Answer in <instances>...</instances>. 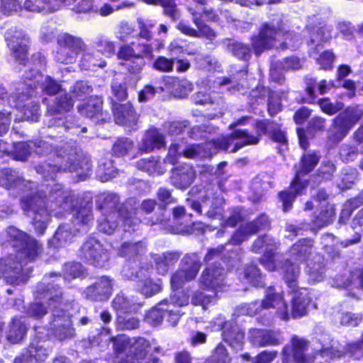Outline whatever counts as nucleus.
Wrapping results in <instances>:
<instances>
[{"label": "nucleus", "instance_id": "obj_1", "mask_svg": "<svg viewBox=\"0 0 363 363\" xmlns=\"http://www.w3.org/2000/svg\"><path fill=\"white\" fill-rule=\"evenodd\" d=\"M33 186V182L25 180L15 169L6 168L0 171V186L8 190L31 191L21 198V206L24 213L32 218L36 233L43 235L52 212L56 210L57 206L65 211L70 210L72 198L68 192L62 189L60 184H55L49 195L44 197L32 191Z\"/></svg>", "mask_w": 363, "mask_h": 363}, {"label": "nucleus", "instance_id": "obj_2", "mask_svg": "<svg viewBox=\"0 0 363 363\" xmlns=\"http://www.w3.org/2000/svg\"><path fill=\"white\" fill-rule=\"evenodd\" d=\"M33 150L40 156H48L43 163L35 167L36 172L45 180H54L58 174L77 172L80 180H85L91 170L90 160L67 143L53 148L46 141L33 142Z\"/></svg>", "mask_w": 363, "mask_h": 363}, {"label": "nucleus", "instance_id": "obj_3", "mask_svg": "<svg viewBox=\"0 0 363 363\" xmlns=\"http://www.w3.org/2000/svg\"><path fill=\"white\" fill-rule=\"evenodd\" d=\"M137 206L135 198H129L120 205V198L117 194L101 195L98 201V208L103 217L99 220V230L111 235L121 222L124 231L135 232L140 225V220L135 216Z\"/></svg>", "mask_w": 363, "mask_h": 363}, {"label": "nucleus", "instance_id": "obj_4", "mask_svg": "<svg viewBox=\"0 0 363 363\" xmlns=\"http://www.w3.org/2000/svg\"><path fill=\"white\" fill-rule=\"evenodd\" d=\"M301 43L300 36L290 33L279 16L270 22L264 23L260 28L258 36L252 38V47L257 55L264 49L272 48H296Z\"/></svg>", "mask_w": 363, "mask_h": 363}, {"label": "nucleus", "instance_id": "obj_5", "mask_svg": "<svg viewBox=\"0 0 363 363\" xmlns=\"http://www.w3.org/2000/svg\"><path fill=\"white\" fill-rule=\"evenodd\" d=\"M74 106V101L68 96L65 91H61L55 98L53 104L48 107L45 123L48 128V136L55 138L51 130L54 129L60 134L65 131L77 133L79 125L74 121V118L68 116L66 118L58 116L62 113L69 111Z\"/></svg>", "mask_w": 363, "mask_h": 363}, {"label": "nucleus", "instance_id": "obj_6", "mask_svg": "<svg viewBox=\"0 0 363 363\" xmlns=\"http://www.w3.org/2000/svg\"><path fill=\"white\" fill-rule=\"evenodd\" d=\"M189 304V296L182 291L175 293L169 298L164 299L148 311L145 320L152 326L162 323L166 318L172 326H175L184 314L180 308Z\"/></svg>", "mask_w": 363, "mask_h": 363}, {"label": "nucleus", "instance_id": "obj_7", "mask_svg": "<svg viewBox=\"0 0 363 363\" xmlns=\"http://www.w3.org/2000/svg\"><path fill=\"white\" fill-rule=\"evenodd\" d=\"M52 277L60 279L57 274H50L48 276H45L43 280L36 286L35 291L36 298L44 299L45 302L35 301L30 304L28 309V313L30 316L36 318H42L48 313L46 305L49 306L52 312L55 309H58L57 306L61 304L62 292L58 284H55L56 280H50Z\"/></svg>", "mask_w": 363, "mask_h": 363}, {"label": "nucleus", "instance_id": "obj_8", "mask_svg": "<svg viewBox=\"0 0 363 363\" xmlns=\"http://www.w3.org/2000/svg\"><path fill=\"white\" fill-rule=\"evenodd\" d=\"M308 347V342L298 337H294L291 340V345H286L282 350L283 363H312L318 357L323 358L325 362H329L335 358L342 357L344 352L335 350L333 347L322 348L315 352V355L312 358L305 354Z\"/></svg>", "mask_w": 363, "mask_h": 363}, {"label": "nucleus", "instance_id": "obj_9", "mask_svg": "<svg viewBox=\"0 0 363 363\" xmlns=\"http://www.w3.org/2000/svg\"><path fill=\"white\" fill-rule=\"evenodd\" d=\"M320 158V154L317 152H308L303 155L301 167L296 171L291 186L288 190L281 191L279 194L284 211H289L291 208L296 197L303 194L307 184L305 182H301L300 177L311 172L317 165Z\"/></svg>", "mask_w": 363, "mask_h": 363}, {"label": "nucleus", "instance_id": "obj_10", "mask_svg": "<svg viewBox=\"0 0 363 363\" xmlns=\"http://www.w3.org/2000/svg\"><path fill=\"white\" fill-rule=\"evenodd\" d=\"M32 86V84L20 82L16 92L8 99V105L20 110L24 120L37 121L40 117V106L31 99L34 94Z\"/></svg>", "mask_w": 363, "mask_h": 363}, {"label": "nucleus", "instance_id": "obj_11", "mask_svg": "<svg viewBox=\"0 0 363 363\" xmlns=\"http://www.w3.org/2000/svg\"><path fill=\"white\" fill-rule=\"evenodd\" d=\"M6 234L7 241L19 255L24 256L25 259L35 261L43 252L41 243L16 227H9Z\"/></svg>", "mask_w": 363, "mask_h": 363}, {"label": "nucleus", "instance_id": "obj_12", "mask_svg": "<svg viewBox=\"0 0 363 363\" xmlns=\"http://www.w3.org/2000/svg\"><path fill=\"white\" fill-rule=\"evenodd\" d=\"M28 262L24 256L17 252L0 259V276L11 285L26 284L30 272V269L26 267Z\"/></svg>", "mask_w": 363, "mask_h": 363}, {"label": "nucleus", "instance_id": "obj_13", "mask_svg": "<svg viewBox=\"0 0 363 363\" xmlns=\"http://www.w3.org/2000/svg\"><path fill=\"white\" fill-rule=\"evenodd\" d=\"M362 116L363 110L358 106L347 107L333 120L328 137V140L333 145L339 143Z\"/></svg>", "mask_w": 363, "mask_h": 363}, {"label": "nucleus", "instance_id": "obj_14", "mask_svg": "<svg viewBox=\"0 0 363 363\" xmlns=\"http://www.w3.org/2000/svg\"><path fill=\"white\" fill-rule=\"evenodd\" d=\"M259 231V226L254 223H247L242 225L239 229L232 235L230 243L225 245H219L216 248L211 249L205 257V261L209 262L215 257H225L227 259H240L238 251L240 250V247H236L234 250L232 248H226L230 247L231 245H240L247 240L249 236Z\"/></svg>", "mask_w": 363, "mask_h": 363}, {"label": "nucleus", "instance_id": "obj_15", "mask_svg": "<svg viewBox=\"0 0 363 363\" xmlns=\"http://www.w3.org/2000/svg\"><path fill=\"white\" fill-rule=\"evenodd\" d=\"M32 60L35 69L32 68L30 71L26 72L24 77L26 82L23 83L32 84L31 88L33 89L34 91L35 89L37 88V85H39L41 90L47 94H59L62 91L60 85L51 77L48 76L44 77L37 69L45 66V58L40 53H37L33 55Z\"/></svg>", "mask_w": 363, "mask_h": 363}, {"label": "nucleus", "instance_id": "obj_16", "mask_svg": "<svg viewBox=\"0 0 363 363\" xmlns=\"http://www.w3.org/2000/svg\"><path fill=\"white\" fill-rule=\"evenodd\" d=\"M201 266L200 257L196 253L187 254L181 260L179 269L170 279L172 289L177 290L186 282L194 279Z\"/></svg>", "mask_w": 363, "mask_h": 363}, {"label": "nucleus", "instance_id": "obj_17", "mask_svg": "<svg viewBox=\"0 0 363 363\" xmlns=\"http://www.w3.org/2000/svg\"><path fill=\"white\" fill-rule=\"evenodd\" d=\"M57 43L59 48L55 59L63 64L72 63L80 52L86 50V45L82 38L69 33L62 34L58 38Z\"/></svg>", "mask_w": 363, "mask_h": 363}, {"label": "nucleus", "instance_id": "obj_18", "mask_svg": "<svg viewBox=\"0 0 363 363\" xmlns=\"http://www.w3.org/2000/svg\"><path fill=\"white\" fill-rule=\"evenodd\" d=\"M277 248L275 240L268 235L259 237L253 243L252 250L256 253L264 252L260 263L269 271H276L280 262V255L274 252Z\"/></svg>", "mask_w": 363, "mask_h": 363}, {"label": "nucleus", "instance_id": "obj_19", "mask_svg": "<svg viewBox=\"0 0 363 363\" xmlns=\"http://www.w3.org/2000/svg\"><path fill=\"white\" fill-rule=\"evenodd\" d=\"M258 136L250 134L246 129H237L230 135L217 139V145L220 150L235 152L247 145H257Z\"/></svg>", "mask_w": 363, "mask_h": 363}, {"label": "nucleus", "instance_id": "obj_20", "mask_svg": "<svg viewBox=\"0 0 363 363\" xmlns=\"http://www.w3.org/2000/svg\"><path fill=\"white\" fill-rule=\"evenodd\" d=\"M80 257L88 264L102 267L109 259L104 245L95 237H89L80 248Z\"/></svg>", "mask_w": 363, "mask_h": 363}, {"label": "nucleus", "instance_id": "obj_21", "mask_svg": "<svg viewBox=\"0 0 363 363\" xmlns=\"http://www.w3.org/2000/svg\"><path fill=\"white\" fill-rule=\"evenodd\" d=\"M113 291V280L102 276L93 284L86 287L82 295L86 300L92 302H103L109 299Z\"/></svg>", "mask_w": 363, "mask_h": 363}, {"label": "nucleus", "instance_id": "obj_22", "mask_svg": "<svg viewBox=\"0 0 363 363\" xmlns=\"http://www.w3.org/2000/svg\"><path fill=\"white\" fill-rule=\"evenodd\" d=\"M50 328L56 338L60 341L71 339L75 336L70 316L62 309H55L52 314Z\"/></svg>", "mask_w": 363, "mask_h": 363}, {"label": "nucleus", "instance_id": "obj_23", "mask_svg": "<svg viewBox=\"0 0 363 363\" xmlns=\"http://www.w3.org/2000/svg\"><path fill=\"white\" fill-rule=\"evenodd\" d=\"M6 40L13 57L20 64H23L27 59L28 36L21 30L11 29L6 33Z\"/></svg>", "mask_w": 363, "mask_h": 363}, {"label": "nucleus", "instance_id": "obj_24", "mask_svg": "<svg viewBox=\"0 0 363 363\" xmlns=\"http://www.w3.org/2000/svg\"><path fill=\"white\" fill-rule=\"evenodd\" d=\"M260 311L262 309H276V315L283 320L290 318L288 306L284 301L282 294L275 291L273 287H269L266 291L265 298L259 303Z\"/></svg>", "mask_w": 363, "mask_h": 363}, {"label": "nucleus", "instance_id": "obj_25", "mask_svg": "<svg viewBox=\"0 0 363 363\" xmlns=\"http://www.w3.org/2000/svg\"><path fill=\"white\" fill-rule=\"evenodd\" d=\"M223 318L220 316L217 318L216 324L222 330V337L225 342L232 347L240 348L243 344L245 333L242 329L232 321L223 322Z\"/></svg>", "mask_w": 363, "mask_h": 363}, {"label": "nucleus", "instance_id": "obj_26", "mask_svg": "<svg viewBox=\"0 0 363 363\" xmlns=\"http://www.w3.org/2000/svg\"><path fill=\"white\" fill-rule=\"evenodd\" d=\"M249 340L255 346H277L283 342L280 333L265 329H251L249 332Z\"/></svg>", "mask_w": 363, "mask_h": 363}, {"label": "nucleus", "instance_id": "obj_27", "mask_svg": "<svg viewBox=\"0 0 363 363\" xmlns=\"http://www.w3.org/2000/svg\"><path fill=\"white\" fill-rule=\"evenodd\" d=\"M225 270L220 266H210L202 273L199 282L203 289L217 291L224 285Z\"/></svg>", "mask_w": 363, "mask_h": 363}, {"label": "nucleus", "instance_id": "obj_28", "mask_svg": "<svg viewBox=\"0 0 363 363\" xmlns=\"http://www.w3.org/2000/svg\"><path fill=\"white\" fill-rule=\"evenodd\" d=\"M217 140H211L204 145L192 144L183 147V155L189 159H203L211 157L217 153L219 147L217 145Z\"/></svg>", "mask_w": 363, "mask_h": 363}, {"label": "nucleus", "instance_id": "obj_29", "mask_svg": "<svg viewBox=\"0 0 363 363\" xmlns=\"http://www.w3.org/2000/svg\"><path fill=\"white\" fill-rule=\"evenodd\" d=\"M195 178V172L189 164L178 166L171 171L170 183L177 189H185L193 182Z\"/></svg>", "mask_w": 363, "mask_h": 363}, {"label": "nucleus", "instance_id": "obj_30", "mask_svg": "<svg viewBox=\"0 0 363 363\" xmlns=\"http://www.w3.org/2000/svg\"><path fill=\"white\" fill-rule=\"evenodd\" d=\"M115 121L117 124L135 130L138 123V115L129 104H118L113 106Z\"/></svg>", "mask_w": 363, "mask_h": 363}, {"label": "nucleus", "instance_id": "obj_31", "mask_svg": "<svg viewBox=\"0 0 363 363\" xmlns=\"http://www.w3.org/2000/svg\"><path fill=\"white\" fill-rule=\"evenodd\" d=\"M151 348V343L144 337H133L130 349L125 357L126 363H141Z\"/></svg>", "mask_w": 363, "mask_h": 363}, {"label": "nucleus", "instance_id": "obj_32", "mask_svg": "<svg viewBox=\"0 0 363 363\" xmlns=\"http://www.w3.org/2000/svg\"><path fill=\"white\" fill-rule=\"evenodd\" d=\"M165 145L164 135L155 128L147 130L141 142L138 144V148L142 152H149L155 148L160 149Z\"/></svg>", "mask_w": 363, "mask_h": 363}, {"label": "nucleus", "instance_id": "obj_33", "mask_svg": "<svg viewBox=\"0 0 363 363\" xmlns=\"http://www.w3.org/2000/svg\"><path fill=\"white\" fill-rule=\"evenodd\" d=\"M102 104V99L100 97L94 96L86 102L79 105L77 109L81 115L93 120L94 123H98L103 120Z\"/></svg>", "mask_w": 363, "mask_h": 363}, {"label": "nucleus", "instance_id": "obj_34", "mask_svg": "<svg viewBox=\"0 0 363 363\" xmlns=\"http://www.w3.org/2000/svg\"><path fill=\"white\" fill-rule=\"evenodd\" d=\"M147 252V245L141 241L124 242L118 249V255L133 262L138 260Z\"/></svg>", "mask_w": 363, "mask_h": 363}, {"label": "nucleus", "instance_id": "obj_35", "mask_svg": "<svg viewBox=\"0 0 363 363\" xmlns=\"http://www.w3.org/2000/svg\"><path fill=\"white\" fill-rule=\"evenodd\" d=\"M293 291L295 294L293 298L292 311L290 315L297 318L306 314L307 307L311 302V298L306 289H295Z\"/></svg>", "mask_w": 363, "mask_h": 363}, {"label": "nucleus", "instance_id": "obj_36", "mask_svg": "<svg viewBox=\"0 0 363 363\" xmlns=\"http://www.w3.org/2000/svg\"><path fill=\"white\" fill-rule=\"evenodd\" d=\"M164 164L165 160L156 157L141 159L136 162L138 169L153 176L163 174L167 170Z\"/></svg>", "mask_w": 363, "mask_h": 363}, {"label": "nucleus", "instance_id": "obj_37", "mask_svg": "<svg viewBox=\"0 0 363 363\" xmlns=\"http://www.w3.org/2000/svg\"><path fill=\"white\" fill-rule=\"evenodd\" d=\"M333 286L337 288H361L363 286V268L357 269L352 272L350 277L336 275L333 279Z\"/></svg>", "mask_w": 363, "mask_h": 363}, {"label": "nucleus", "instance_id": "obj_38", "mask_svg": "<svg viewBox=\"0 0 363 363\" xmlns=\"http://www.w3.org/2000/svg\"><path fill=\"white\" fill-rule=\"evenodd\" d=\"M313 240L311 239H301L291 247L289 255L291 259L298 262H303L312 255Z\"/></svg>", "mask_w": 363, "mask_h": 363}, {"label": "nucleus", "instance_id": "obj_39", "mask_svg": "<svg viewBox=\"0 0 363 363\" xmlns=\"http://www.w3.org/2000/svg\"><path fill=\"white\" fill-rule=\"evenodd\" d=\"M79 229L72 230L69 224L60 225L55 232V235L50 240L49 243L54 247H61L71 242L76 233Z\"/></svg>", "mask_w": 363, "mask_h": 363}, {"label": "nucleus", "instance_id": "obj_40", "mask_svg": "<svg viewBox=\"0 0 363 363\" xmlns=\"http://www.w3.org/2000/svg\"><path fill=\"white\" fill-rule=\"evenodd\" d=\"M239 279L244 283H248L255 287H263V277L260 270L255 264L245 267L238 269Z\"/></svg>", "mask_w": 363, "mask_h": 363}, {"label": "nucleus", "instance_id": "obj_41", "mask_svg": "<svg viewBox=\"0 0 363 363\" xmlns=\"http://www.w3.org/2000/svg\"><path fill=\"white\" fill-rule=\"evenodd\" d=\"M181 253L178 252H166L162 255H155L154 261L159 274L164 275L179 259Z\"/></svg>", "mask_w": 363, "mask_h": 363}, {"label": "nucleus", "instance_id": "obj_42", "mask_svg": "<svg viewBox=\"0 0 363 363\" xmlns=\"http://www.w3.org/2000/svg\"><path fill=\"white\" fill-rule=\"evenodd\" d=\"M132 79L130 77H125L123 80L118 78L113 79L111 82V96L109 97L113 106L118 105L117 101H121L126 99L128 96L127 84Z\"/></svg>", "mask_w": 363, "mask_h": 363}, {"label": "nucleus", "instance_id": "obj_43", "mask_svg": "<svg viewBox=\"0 0 363 363\" xmlns=\"http://www.w3.org/2000/svg\"><path fill=\"white\" fill-rule=\"evenodd\" d=\"M281 259L280 258V262L279 263L278 267L281 268L284 272V279L287 283L289 288L291 289L292 291H294L298 287L297 286V279L300 274V268L298 264H294L291 262V261L286 259L285 262L281 264Z\"/></svg>", "mask_w": 363, "mask_h": 363}, {"label": "nucleus", "instance_id": "obj_44", "mask_svg": "<svg viewBox=\"0 0 363 363\" xmlns=\"http://www.w3.org/2000/svg\"><path fill=\"white\" fill-rule=\"evenodd\" d=\"M50 352L51 349L45 342L33 340L30 344L26 354L29 357V359H33L35 363H38L45 361Z\"/></svg>", "mask_w": 363, "mask_h": 363}, {"label": "nucleus", "instance_id": "obj_45", "mask_svg": "<svg viewBox=\"0 0 363 363\" xmlns=\"http://www.w3.org/2000/svg\"><path fill=\"white\" fill-rule=\"evenodd\" d=\"M112 307L118 316L134 311L136 309V303L133 298H130L123 294H118L112 301Z\"/></svg>", "mask_w": 363, "mask_h": 363}, {"label": "nucleus", "instance_id": "obj_46", "mask_svg": "<svg viewBox=\"0 0 363 363\" xmlns=\"http://www.w3.org/2000/svg\"><path fill=\"white\" fill-rule=\"evenodd\" d=\"M320 256L316 257V261L309 260L307 263L306 273L308 279L313 283L320 282L323 280L325 272V264Z\"/></svg>", "mask_w": 363, "mask_h": 363}, {"label": "nucleus", "instance_id": "obj_47", "mask_svg": "<svg viewBox=\"0 0 363 363\" xmlns=\"http://www.w3.org/2000/svg\"><path fill=\"white\" fill-rule=\"evenodd\" d=\"M205 291H196L192 296L191 303L196 306H201L206 308L208 305L216 302L217 292L211 289H204Z\"/></svg>", "mask_w": 363, "mask_h": 363}, {"label": "nucleus", "instance_id": "obj_48", "mask_svg": "<svg viewBox=\"0 0 363 363\" xmlns=\"http://www.w3.org/2000/svg\"><path fill=\"white\" fill-rule=\"evenodd\" d=\"M188 9L192 15V21L197 28L198 38L204 37L211 40L215 39L216 37V32L211 27L203 23L201 17L198 16L200 13L199 11L193 9L191 7H189Z\"/></svg>", "mask_w": 363, "mask_h": 363}, {"label": "nucleus", "instance_id": "obj_49", "mask_svg": "<svg viewBox=\"0 0 363 363\" xmlns=\"http://www.w3.org/2000/svg\"><path fill=\"white\" fill-rule=\"evenodd\" d=\"M117 174L116 169L113 167V161L108 159H101L99 162L96 177L102 182H106L114 178Z\"/></svg>", "mask_w": 363, "mask_h": 363}, {"label": "nucleus", "instance_id": "obj_50", "mask_svg": "<svg viewBox=\"0 0 363 363\" xmlns=\"http://www.w3.org/2000/svg\"><path fill=\"white\" fill-rule=\"evenodd\" d=\"M223 43L227 50L236 57L245 60L250 57L251 50L247 45L231 39H225Z\"/></svg>", "mask_w": 363, "mask_h": 363}, {"label": "nucleus", "instance_id": "obj_51", "mask_svg": "<svg viewBox=\"0 0 363 363\" xmlns=\"http://www.w3.org/2000/svg\"><path fill=\"white\" fill-rule=\"evenodd\" d=\"M26 333V327L20 319L14 318L6 334V339L11 343H18L24 337Z\"/></svg>", "mask_w": 363, "mask_h": 363}, {"label": "nucleus", "instance_id": "obj_52", "mask_svg": "<svg viewBox=\"0 0 363 363\" xmlns=\"http://www.w3.org/2000/svg\"><path fill=\"white\" fill-rule=\"evenodd\" d=\"M106 65L105 60L98 57L97 52H83L81 66L86 70H95L97 67H104Z\"/></svg>", "mask_w": 363, "mask_h": 363}, {"label": "nucleus", "instance_id": "obj_53", "mask_svg": "<svg viewBox=\"0 0 363 363\" xmlns=\"http://www.w3.org/2000/svg\"><path fill=\"white\" fill-rule=\"evenodd\" d=\"M323 208H324L320 210L318 216H315L313 220V225L318 228L330 224L333 221L335 216V209L332 205L329 203H327V205L323 204Z\"/></svg>", "mask_w": 363, "mask_h": 363}, {"label": "nucleus", "instance_id": "obj_54", "mask_svg": "<svg viewBox=\"0 0 363 363\" xmlns=\"http://www.w3.org/2000/svg\"><path fill=\"white\" fill-rule=\"evenodd\" d=\"M23 9L30 12L52 11L55 4L51 0H25Z\"/></svg>", "mask_w": 363, "mask_h": 363}, {"label": "nucleus", "instance_id": "obj_55", "mask_svg": "<svg viewBox=\"0 0 363 363\" xmlns=\"http://www.w3.org/2000/svg\"><path fill=\"white\" fill-rule=\"evenodd\" d=\"M33 142L17 143L13 145V154L16 160L25 161L33 150Z\"/></svg>", "mask_w": 363, "mask_h": 363}, {"label": "nucleus", "instance_id": "obj_56", "mask_svg": "<svg viewBox=\"0 0 363 363\" xmlns=\"http://www.w3.org/2000/svg\"><path fill=\"white\" fill-rule=\"evenodd\" d=\"M93 219L91 208L86 206L75 210L73 213V224L75 225H87Z\"/></svg>", "mask_w": 363, "mask_h": 363}, {"label": "nucleus", "instance_id": "obj_57", "mask_svg": "<svg viewBox=\"0 0 363 363\" xmlns=\"http://www.w3.org/2000/svg\"><path fill=\"white\" fill-rule=\"evenodd\" d=\"M233 359L231 358L225 347L219 343L215 348L212 355L208 360L209 363H230Z\"/></svg>", "mask_w": 363, "mask_h": 363}, {"label": "nucleus", "instance_id": "obj_58", "mask_svg": "<svg viewBox=\"0 0 363 363\" xmlns=\"http://www.w3.org/2000/svg\"><path fill=\"white\" fill-rule=\"evenodd\" d=\"M133 140L128 138H118L113 145L112 151L118 157L123 156L133 149Z\"/></svg>", "mask_w": 363, "mask_h": 363}, {"label": "nucleus", "instance_id": "obj_59", "mask_svg": "<svg viewBox=\"0 0 363 363\" xmlns=\"http://www.w3.org/2000/svg\"><path fill=\"white\" fill-rule=\"evenodd\" d=\"M272 187L270 177L267 174H262L256 177L252 183V189L259 196L262 195L264 191Z\"/></svg>", "mask_w": 363, "mask_h": 363}, {"label": "nucleus", "instance_id": "obj_60", "mask_svg": "<svg viewBox=\"0 0 363 363\" xmlns=\"http://www.w3.org/2000/svg\"><path fill=\"white\" fill-rule=\"evenodd\" d=\"M84 273V267L78 262H70L65 264L63 275L65 279L71 280L80 277Z\"/></svg>", "mask_w": 363, "mask_h": 363}, {"label": "nucleus", "instance_id": "obj_61", "mask_svg": "<svg viewBox=\"0 0 363 363\" xmlns=\"http://www.w3.org/2000/svg\"><path fill=\"white\" fill-rule=\"evenodd\" d=\"M140 289L141 293L145 296H152L161 291L162 287L160 281L158 280L157 282H154L149 278L145 279L141 281V286Z\"/></svg>", "mask_w": 363, "mask_h": 363}, {"label": "nucleus", "instance_id": "obj_62", "mask_svg": "<svg viewBox=\"0 0 363 363\" xmlns=\"http://www.w3.org/2000/svg\"><path fill=\"white\" fill-rule=\"evenodd\" d=\"M98 48V52L103 53L106 57H111L115 52V45L104 36H99L94 42Z\"/></svg>", "mask_w": 363, "mask_h": 363}, {"label": "nucleus", "instance_id": "obj_63", "mask_svg": "<svg viewBox=\"0 0 363 363\" xmlns=\"http://www.w3.org/2000/svg\"><path fill=\"white\" fill-rule=\"evenodd\" d=\"M318 104L322 111L328 115H333L344 107V104L342 102L336 101L332 103L328 98L319 99Z\"/></svg>", "mask_w": 363, "mask_h": 363}, {"label": "nucleus", "instance_id": "obj_64", "mask_svg": "<svg viewBox=\"0 0 363 363\" xmlns=\"http://www.w3.org/2000/svg\"><path fill=\"white\" fill-rule=\"evenodd\" d=\"M123 65L130 73L137 74L142 72L146 65V62L143 57L136 55Z\"/></svg>", "mask_w": 363, "mask_h": 363}]
</instances>
